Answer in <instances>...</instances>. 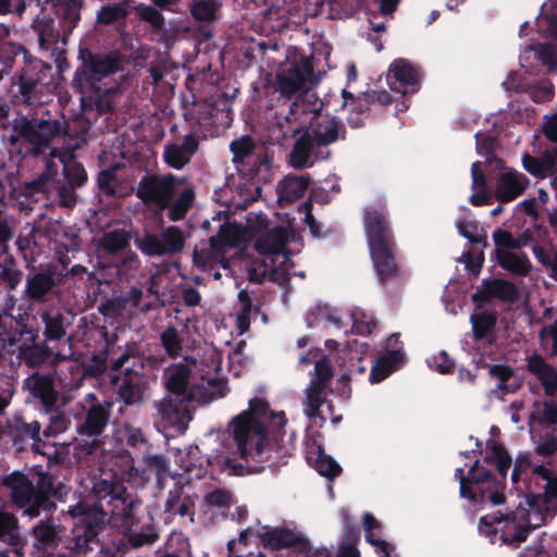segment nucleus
Listing matches in <instances>:
<instances>
[{
    "label": "nucleus",
    "instance_id": "f257e3e1",
    "mask_svg": "<svg viewBox=\"0 0 557 557\" xmlns=\"http://www.w3.org/2000/svg\"><path fill=\"white\" fill-rule=\"evenodd\" d=\"M92 496L79 498L75 504L69 505L66 513L75 523L72 528V537L66 541V547L74 557H88L94 552L101 550L98 532L106 523L123 521L125 510L139 499L125 493L123 483L112 470L100 469L92 479Z\"/></svg>",
    "mask_w": 557,
    "mask_h": 557
},
{
    "label": "nucleus",
    "instance_id": "f03ea898",
    "mask_svg": "<svg viewBox=\"0 0 557 557\" xmlns=\"http://www.w3.org/2000/svg\"><path fill=\"white\" fill-rule=\"evenodd\" d=\"M532 482L539 492L527 497L523 504L480 518L479 533L491 544L518 549L533 530L554 517L557 510V475L543 465L535 466Z\"/></svg>",
    "mask_w": 557,
    "mask_h": 557
},
{
    "label": "nucleus",
    "instance_id": "7ed1b4c3",
    "mask_svg": "<svg viewBox=\"0 0 557 557\" xmlns=\"http://www.w3.org/2000/svg\"><path fill=\"white\" fill-rule=\"evenodd\" d=\"M319 98L306 102H292L288 111L276 116L273 135L286 141L300 135L289 153V164L297 170L312 166L330 156L327 147L344 136L345 127L336 116L323 110Z\"/></svg>",
    "mask_w": 557,
    "mask_h": 557
},
{
    "label": "nucleus",
    "instance_id": "20e7f679",
    "mask_svg": "<svg viewBox=\"0 0 557 557\" xmlns=\"http://www.w3.org/2000/svg\"><path fill=\"white\" fill-rule=\"evenodd\" d=\"M248 405L247 410L232 418L227 424V432L232 434L236 453L245 461L247 471L259 472L270 460L271 453L265 421L273 428L274 443L278 445L277 438L283 435L287 420L283 411H270L263 398H251Z\"/></svg>",
    "mask_w": 557,
    "mask_h": 557
},
{
    "label": "nucleus",
    "instance_id": "39448f33",
    "mask_svg": "<svg viewBox=\"0 0 557 557\" xmlns=\"http://www.w3.org/2000/svg\"><path fill=\"white\" fill-rule=\"evenodd\" d=\"M121 62L115 54H95L75 72L74 87L82 95L83 108L95 107L98 112H109L116 106L120 79L115 76Z\"/></svg>",
    "mask_w": 557,
    "mask_h": 557
},
{
    "label": "nucleus",
    "instance_id": "423d86ee",
    "mask_svg": "<svg viewBox=\"0 0 557 557\" xmlns=\"http://www.w3.org/2000/svg\"><path fill=\"white\" fill-rule=\"evenodd\" d=\"M165 388L177 398L207 404L224 397L226 385L221 381L199 376L195 359L185 357L178 362L168 366L162 374Z\"/></svg>",
    "mask_w": 557,
    "mask_h": 557
},
{
    "label": "nucleus",
    "instance_id": "0eeeda50",
    "mask_svg": "<svg viewBox=\"0 0 557 557\" xmlns=\"http://www.w3.org/2000/svg\"><path fill=\"white\" fill-rule=\"evenodd\" d=\"M364 234L374 271L381 282L397 273L394 235L383 207H368L363 216Z\"/></svg>",
    "mask_w": 557,
    "mask_h": 557
},
{
    "label": "nucleus",
    "instance_id": "6e6552de",
    "mask_svg": "<svg viewBox=\"0 0 557 557\" xmlns=\"http://www.w3.org/2000/svg\"><path fill=\"white\" fill-rule=\"evenodd\" d=\"M228 432L210 431L201 441V446H188L184 450L178 449L175 461L186 472H191L194 468L202 463L216 467L219 470H230L234 473H240L238 468L244 466L236 463V449L233 450L228 443Z\"/></svg>",
    "mask_w": 557,
    "mask_h": 557
},
{
    "label": "nucleus",
    "instance_id": "1a4fd4ad",
    "mask_svg": "<svg viewBox=\"0 0 557 557\" xmlns=\"http://www.w3.org/2000/svg\"><path fill=\"white\" fill-rule=\"evenodd\" d=\"M11 490L14 504L29 518L38 517L41 511L50 510L54 505L51 496H57L53 480L49 474L41 473L36 483L21 472H13L4 479Z\"/></svg>",
    "mask_w": 557,
    "mask_h": 557
},
{
    "label": "nucleus",
    "instance_id": "9d476101",
    "mask_svg": "<svg viewBox=\"0 0 557 557\" xmlns=\"http://www.w3.org/2000/svg\"><path fill=\"white\" fill-rule=\"evenodd\" d=\"M318 78L313 72V64L309 58L297 60L296 57L287 60L278 65L273 82L274 90L281 98L287 100L295 99L293 102L301 100L306 102V107L310 101L318 98L311 92L312 87L318 83Z\"/></svg>",
    "mask_w": 557,
    "mask_h": 557
},
{
    "label": "nucleus",
    "instance_id": "9b49d317",
    "mask_svg": "<svg viewBox=\"0 0 557 557\" xmlns=\"http://www.w3.org/2000/svg\"><path fill=\"white\" fill-rule=\"evenodd\" d=\"M317 350H310L299 358L300 363L309 364L314 362V375L306 388V401L304 412L309 418H318L322 422L331 419L333 423L341 421L342 417H333L332 405L326 400L325 388L333 375L331 362L326 357L315 360Z\"/></svg>",
    "mask_w": 557,
    "mask_h": 557
},
{
    "label": "nucleus",
    "instance_id": "f8f14e48",
    "mask_svg": "<svg viewBox=\"0 0 557 557\" xmlns=\"http://www.w3.org/2000/svg\"><path fill=\"white\" fill-rule=\"evenodd\" d=\"M535 26L540 36L554 39L556 42L525 46L519 57L520 65L528 67L529 61L533 58L539 60L548 73H557V0H547L542 4Z\"/></svg>",
    "mask_w": 557,
    "mask_h": 557
},
{
    "label": "nucleus",
    "instance_id": "ddd939ff",
    "mask_svg": "<svg viewBox=\"0 0 557 557\" xmlns=\"http://www.w3.org/2000/svg\"><path fill=\"white\" fill-rule=\"evenodd\" d=\"M212 221L219 223L218 233L209 238L208 247L194 251L193 260L195 265L202 271H212L214 268L221 267L226 273H230V261L225 255L239 245L244 234L242 227L236 223H220V214Z\"/></svg>",
    "mask_w": 557,
    "mask_h": 557
},
{
    "label": "nucleus",
    "instance_id": "4468645a",
    "mask_svg": "<svg viewBox=\"0 0 557 557\" xmlns=\"http://www.w3.org/2000/svg\"><path fill=\"white\" fill-rule=\"evenodd\" d=\"M26 312L21 307H15L12 298L0 312V350L15 354L17 359H24L28 364H37L45 358L40 348L33 346L23 348L17 345L25 330Z\"/></svg>",
    "mask_w": 557,
    "mask_h": 557
},
{
    "label": "nucleus",
    "instance_id": "2eb2a0df",
    "mask_svg": "<svg viewBox=\"0 0 557 557\" xmlns=\"http://www.w3.org/2000/svg\"><path fill=\"white\" fill-rule=\"evenodd\" d=\"M455 478L459 480L460 497L480 505L486 503L500 505L505 503L502 484L488 470L480 466L479 460H475L469 468L467 475L463 474V468H457Z\"/></svg>",
    "mask_w": 557,
    "mask_h": 557
},
{
    "label": "nucleus",
    "instance_id": "dca6fc26",
    "mask_svg": "<svg viewBox=\"0 0 557 557\" xmlns=\"http://www.w3.org/2000/svg\"><path fill=\"white\" fill-rule=\"evenodd\" d=\"M15 131L30 146V152L34 156L44 153L55 140L63 139V146L69 144L71 138H66L63 132L62 123L52 120H27L21 119L16 121Z\"/></svg>",
    "mask_w": 557,
    "mask_h": 557
},
{
    "label": "nucleus",
    "instance_id": "f3484780",
    "mask_svg": "<svg viewBox=\"0 0 557 557\" xmlns=\"http://www.w3.org/2000/svg\"><path fill=\"white\" fill-rule=\"evenodd\" d=\"M289 232L285 226L260 232L255 242V249L264 257L273 268L274 275H282L283 280L289 277V255L286 249Z\"/></svg>",
    "mask_w": 557,
    "mask_h": 557
},
{
    "label": "nucleus",
    "instance_id": "a211bd4d",
    "mask_svg": "<svg viewBox=\"0 0 557 557\" xmlns=\"http://www.w3.org/2000/svg\"><path fill=\"white\" fill-rule=\"evenodd\" d=\"M186 401L189 400L172 396H165L156 401L153 405L156 426L172 436L184 433L191 420Z\"/></svg>",
    "mask_w": 557,
    "mask_h": 557
},
{
    "label": "nucleus",
    "instance_id": "6ab92c4d",
    "mask_svg": "<svg viewBox=\"0 0 557 557\" xmlns=\"http://www.w3.org/2000/svg\"><path fill=\"white\" fill-rule=\"evenodd\" d=\"M197 500L198 496L190 483L181 476L168 492L163 509L165 521L171 522L180 517L194 523Z\"/></svg>",
    "mask_w": 557,
    "mask_h": 557
},
{
    "label": "nucleus",
    "instance_id": "aec40b11",
    "mask_svg": "<svg viewBox=\"0 0 557 557\" xmlns=\"http://www.w3.org/2000/svg\"><path fill=\"white\" fill-rule=\"evenodd\" d=\"M178 183L173 174L163 177L145 175L137 185L136 196L146 205H154L159 209H164L172 201Z\"/></svg>",
    "mask_w": 557,
    "mask_h": 557
},
{
    "label": "nucleus",
    "instance_id": "412c9836",
    "mask_svg": "<svg viewBox=\"0 0 557 557\" xmlns=\"http://www.w3.org/2000/svg\"><path fill=\"white\" fill-rule=\"evenodd\" d=\"M184 235L177 226H169L159 235L146 234L135 239L136 247L149 257L173 255L183 249Z\"/></svg>",
    "mask_w": 557,
    "mask_h": 557
},
{
    "label": "nucleus",
    "instance_id": "4be33fe9",
    "mask_svg": "<svg viewBox=\"0 0 557 557\" xmlns=\"http://www.w3.org/2000/svg\"><path fill=\"white\" fill-rule=\"evenodd\" d=\"M131 510H125V519L117 521L116 523H109L112 528L119 529L124 532L129 544L133 547H141L144 545H150L158 539L156 529L149 523L139 525L141 503L138 500L136 504L129 507ZM121 518H124L122 516Z\"/></svg>",
    "mask_w": 557,
    "mask_h": 557
},
{
    "label": "nucleus",
    "instance_id": "5701e85b",
    "mask_svg": "<svg viewBox=\"0 0 557 557\" xmlns=\"http://www.w3.org/2000/svg\"><path fill=\"white\" fill-rule=\"evenodd\" d=\"M250 537L259 539L264 547L276 550L298 543L301 534L295 528H271L267 525L249 527L239 533V542L247 541Z\"/></svg>",
    "mask_w": 557,
    "mask_h": 557
},
{
    "label": "nucleus",
    "instance_id": "b1692460",
    "mask_svg": "<svg viewBox=\"0 0 557 557\" xmlns=\"http://www.w3.org/2000/svg\"><path fill=\"white\" fill-rule=\"evenodd\" d=\"M35 537V546L46 550L51 556L74 557L72 552L66 547V541L72 537L73 533L64 541H61V530L58 525L49 520H41L33 528ZM99 552H94L88 557H94Z\"/></svg>",
    "mask_w": 557,
    "mask_h": 557
},
{
    "label": "nucleus",
    "instance_id": "393cba45",
    "mask_svg": "<svg viewBox=\"0 0 557 557\" xmlns=\"http://www.w3.org/2000/svg\"><path fill=\"white\" fill-rule=\"evenodd\" d=\"M499 173L494 185V196L499 202H510L521 196L530 185L529 177L513 168L503 166L497 161Z\"/></svg>",
    "mask_w": 557,
    "mask_h": 557
},
{
    "label": "nucleus",
    "instance_id": "a878e982",
    "mask_svg": "<svg viewBox=\"0 0 557 557\" xmlns=\"http://www.w3.org/2000/svg\"><path fill=\"white\" fill-rule=\"evenodd\" d=\"M58 169L52 160H47L45 172L29 184V188L37 193H49L52 188L58 189L60 203L63 207H73L76 201L75 188L69 183H61L57 178Z\"/></svg>",
    "mask_w": 557,
    "mask_h": 557
},
{
    "label": "nucleus",
    "instance_id": "bb28decb",
    "mask_svg": "<svg viewBox=\"0 0 557 557\" xmlns=\"http://www.w3.org/2000/svg\"><path fill=\"white\" fill-rule=\"evenodd\" d=\"M86 144V138L70 139L69 144L64 145V151L61 152L58 148L51 149L49 156L51 158H59L63 164V175L66 183L72 186L81 187L87 181V173L84 166L75 161L74 152Z\"/></svg>",
    "mask_w": 557,
    "mask_h": 557
},
{
    "label": "nucleus",
    "instance_id": "cd10ccee",
    "mask_svg": "<svg viewBox=\"0 0 557 557\" xmlns=\"http://www.w3.org/2000/svg\"><path fill=\"white\" fill-rule=\"evenodd\" d=\"M41 425L38 421L27 422L21 414L16 413L7 420L5 434L10 436L13 444L23 449L27 445L33 450L39 451Z\"/></svg>",
    "mask_w": 557,
    "mask_h": 557
},
{
    "label": "nucleus",
    "instance_id": "c85d7f7f",
    "mask_svg": "<svg viewBox=\"0 0 557 557\" xmlns=\"http://www.w3.org/2000/svg\"><path fill=\"white\" fill-rule=\"evenodd\" d=\"M111 382L117 385L119 398L126 406L140 405L144 401L145 377L141 369L127 366L126 372L121 377L112 374Z\"/></svg>",
    "mask_w": 557,
    "mask_h": 557
},
{
    "label": "nucleus",
    "instance_id": "c756f323",
    "mask_svg": "<svg viewBox=\"0 0 557 557\" xmlns=\"http://www.w3.org/2000/svg\"><path fill=\"white\" fill-rule=\"evenodd\" d=\"M386 79L391 89L401 95L416 92L420 86L417 69L404 59L396 60L389 65Z\"/></svg>",
    "mask_w": 557,
    "mask_h": 557
},
{
    "label": "nucleus",
    "instance_id": "7c9ffc66",
    "mask_svg": "<svg viewBox=\"0 0 557 557\" xmlns=\"http://www.w3.org/2000/svg\"><path fill=\"white\" fill-rule=\"evenodd\" d=\"M398 334H392L388 338V346L392 349L383 354L376 363L371 368L369 380L371 383H379L387 377L392 372L398 370L404 361V354L400 347H397Z\"/></svg>",
    "mask_w": 557,
    "mask_h": 557
},
{
    "label": "nucleus",
    "instance_id": "2f4dec72",
    "mask_svg": "<svg viewBox=\"0 0 557 557\" xmlns=\"http://www.w3.org/2000/svg\"><path fill=\"white\" fill-rule=\"evenodd\" d=\"M24 385L29 394L40 401L46 412L55 409L59 394L51 375L35 373L25 380Z\"/></svg>",
    "mask_w": 557,
    "mask_h": 557
},
{
    "label": "nucleus",
    "instance_id": "473e14b6",
    "mask_svg": "<svg viewBox=\"0 0 557 557\" xmlns=\"http://www.w3.org/2000/svg\"><path fill=\"white\" fill-rule=\"evenodd\" d=\"M527 370L534 376L544 391L545 396H557V368L548 363L540 355L527 358Z\"/></svg>",
    "mask_w": 557,
    "mask_h": 557
},
{
    "label": "nucleus",
    "instance_id": "72a5a7b5",
    "mask_svg": "<svg viewBox=\"0 0 557 557\" xmlns=\"http://www.w3.org/2000/svg\"><path fill=\"white\" fill-rule=\"evenodd\" d=\"M324 319L336 330H344L347 333L346 327L351 323V332L358 335H370L376 327V322L373 314L362 309L354 310L348 317L347 322H344L341 317L333 313H327Z\"/></svg>",
    "mask_w": 557,
    "mask_h": 557
},
{
    "label": "nucleus",
    "instance_id": "f704fd0d",
    "mask_svg": "<svg viewBox=\"0 0 557 557\" xmlns=\"http://www.w3.org/2000/svg\"><path fill=\"white\" fill-rule=\"evenodd\" d=\"M198 149V141L193 134L185 135L181 143L169 144L163 150V160L165 163L181 170L189 163L191 157Z\"/></svg>",
    "mask_w": 557,
    "mask_h": 557
},
{
    "label": "nucleus",
    "instance_id": "c9c22d12",
    "mask_svg": "<svg viewBox=\"0 0 557 557\" xmlns=\"http://www.w3.org/2000/svg\"><path fill=\"white\" fill-rule=\"evenodd\" d=\"M488 373L493 379L497 380L495 387L488 393L491 400H503L504 395L513 393L519 388L518 383L511 382L515 372L510 367L506 364H492L488 366Z\"/></svg>",
    "mask_w": 557,
    "mask_h": 557
},
{
    "label": "nucleus",
    "instance_id": "e433bc0d",
    "mask_svg": "<svg viewBox=\"0 0 557 557\" xmlns=\"http://www.w3.org/2000/svg\"><path fill=\"white\" fill-rule=\"evenodd\" d=\"M362 519L366 541L374 547L375 553L380 557H398L395 553V546L380 539L382 534L381 523L370 512H366Z\"/></svg>",
    "mask_w": 557,
    "mask_h": 557
},
{
    "label": "nucleus",
    "instance_id": "4c0bfd02",
    "mask_svg": "<svg viewBox=\"0 0 557 557\" xmlns=\"http://www.w3.org/2000/svg\"><path fill=\"white\" fill-rule=\"evenodd\" d=\"M110 406L109 403L92 405L87 411L85 421L77 426L79 435L101 436L109 421Z\"/></svg>",
    "mask_w": 557,
    "mask_h": 557
},
{
    "label": "nucleus",
    "instance_id": "58836bf2",
    "mask_svg": "<svg viewBox=\"0 0 557 557\" xmlns=\"http://www.w3.org/2000/svg\"><path fill=\"white\" fill-rule=\"evenodd\" d=\"M522 166L531 175L536 177H545L547 173L557 172V149H546L537 158L524 154L522 158Z\"/></svg>",
    "mask_w": 557,
    "mask_h": 557
},
{
    "label": "nucleus",
    "instance_id": "ea45409f",
    "mask_svg": "<svg viewBox=\"0 0 557 557\" xmlns=\"http://www.w3.org/2000/svg\"><path fill=\"white\" fill-rule=\"evenodd\" d=\"M498 264L506 271L527 276L532 270V263L525 252L522 251H495Z\"/></svg>",
    "mask_w": 557,
    "mask_h": 557
},
{
    "label": "nucleus",
    "instance_id": "a19ab883",
    "mask_svg": "<svg viewBox=\"0 0 557 557\" xmlns=\"http://www.w3.org/2000/svg\"><path fill=\"white\" fill-rule=\"evenodd\" d=\"M58 283L54 271L50 269L42 270L28 276L26 293L33 300L42 299Z\"/></svg>",
    "mask_w": 557,
    "mask_h": 557
},
{
    "label": "nucleus",
    "instance_id": "79ce46f5",
    "mask_svg": "<svg viewBox=\"0 0 557 557\" xmlns=\"http://www.w3.org/2000/svg\"><path fill=\"white\" fill-rule=\"evenodd\" d=\"M0 541L15 547V553L23 548V541L17 518L11 512L0 509Z\"/></svg>",
    "mask_w": 557,
    "mask_h": 557
},
{
    "label": "nucleus",
    "instance_id": "37998d69",
    "mask_svg": "<svg viewBox=\"0 0 557 557\" xmlns=\"http://www.w3.org/2000/svg\"><path fill=\"white\" fill-rule=\"evenodd\" d=\"M470 322L472 325L473 337L476 342L491 344L494 339V327L496 318L487 311H479L471 314Z\"/></svg>",
    "mask_w": 557,
    "mask_h": 557
},
{
    "label": "nucleus",
    "instance_id": "c03bdc74",
    "mask_svg": "<svg viewBox=\"0 0 557 557\" xmlns=\"http://www.w3.org/2000/svg\"><path fill=\"white\" fill-rule=\"evenodd\" d=\"M309 184L308 176L287 175L280 183V200L293 202L301 198Z\"/></svg>",
    "mask_w": 557,
    "mask_h": 557
},
{
    "label": "nucleus",
    "instance_id": "a18cd8bd",
    "mask_svg": "<svg viewBox=\"0 0 557 557\" xmlns=\"http://www.w3.org/2000/svg\"><path fill=\"white\" fill-rule=\"evenodd\" d=\"M33 29L37 34L40 48L49 49V46L57 40L58 30L54 20L46 13H40L34 20Z\"/></svg>",
    "mask_w": 557,
    "mask_h": 557
},
{
    "label": "nucleus",
    "instance_id": "49530a36",
    "mask_svg": "<svg viewBox=\"0 0 557 557\" xmlns=\"http://www.w3.org/2000/svg\"><path fill=\"white\" fill-rule=\"evenodd\" d=\"M482 293L508 302L516 301L519 296L517 287L505 280L484 281L482 283Z\"/></svg>",
    "mask_w": 557,
    "mask_h": 557
},
{
    "label": "nucleus",
    "instance_id": "de8ad7c7",
    "mask_svg": "<svg viewBox=\"0 0 557 557\" xmlns=\"http://www.w3.org/2000/svg\"><path fill=\"white\" fill-rule=\"evenodd\" d=\"M307 459L321 475L330 480L337 476L341 472V466L331 456L325 455L320 447L309 453Z\"/></svg>",
    "mask_w": 557,
    "mask_h": 557
},
{
    "label": "nucleus",
    "instance_id": "09e8293b",
    "mask_svg": "<svg viewBox=\"0 0 557 557\" xmlns=\"http://www.w3.org/2000/svg\"><path fill=\"white\" fill-rule=\"evenodd\" d=\"M41 321L45 324V336L48 339H60L65 335V324L62 313L53 308L41 313Z\"/></svg>",
    "mask_w": 557,
    "mask_h": 557
},
{
    "label": "nucleus",
    "instance_id": "8fccbe9b",
    "mask_svg": "<svg viewBox=\"0 0 557 557\" xmlns=\"http://www.w3.org/2000/svg\"><path fill=\"white\" fill-rule=\"evenodd\" d=\"M129 237L124 230H112L106 232L98 242V247L107 253L113 255L122 251L128 246Z\"/></svg>",
    "mask_w": 557,
    "mask_h": 557
},
{
    "label": "nucleus",
    "instance_id": "3c124183",
    "mask_svg": "<svg viewBox=\"0 0 557 557\" xmlns=\"http://www.w3.org/2000/svg\"><path fill=\"white\" fill-rule=\"evenodd\" d=\"M51 3L57 14L69 24L70 28L81 20L82 0H51Z\"/></svg>",
    "mask_w": 557,
    "mask_h": 557
},
{
    "label": "nucleus",
    "instance_id": "603ef678",
    "mask_svg": "<svg viewBox=\"0 0 557 557\" xmlns=\"http://www.w3.org/2000/svg\"><path fill=\"white\" fill-rule=\"evenodd\" d=\"M488 451L486 454V461L496 466L498 474L505 479L507 471L511 465V458L505 448L495 442L487 443Z\"/></svg>",
    "mask_w": 557,
    "mask_h": 557
},
{
    "label": "nucleus",
    "instance_id": "864d4df0",
    "mask_svg": "<svg viewBox=\"0 0 557 557\" xmlns=\"http://www.w3.org/2000/svg\"><path fill=\"white\" fill-rule=\"evenodd\" d=\"M531 418L547 426L557 424V400L535 401Z\"/></svg>",
    "mask_w": 557,
    "mask_h": 557
},
{
    "label": "nucleus",
    "instance_id": "5fc2aeb1",
    "mask_svg": "<svg viewBox=\"0 0 557 557\" xmlns=\"http://www.w3.org/2000/svg\"><path fill=\"white\" fill-rule=\"evenodd\" d=\"M472 177V195L469 200L473 206H481L486 200V182L483 171L481 170L480 162H474L471 165Z\"/></svg>",
    "mask_w": 557,
    "mask_h": 557
},
{
    "label": "nucleus",
    "instance_id": "6e6d98bb",
    "mask_svg": "<svg viewBox=\"0 0 557 557\" xmlns=\"http://www.w3.org/2000/svg\"><path fill=\"white\" fill-rule=\"evenodd\" d=\"M523 557H557V539L544 533L540 543L525 548Z\"/></svg>",
    "mask_w": 557,
    "mask_h": 557
},
{
    "label": "nucleus",
    "instance_id": "4d7b16f0",
    "mask_svg": "<svg viewBox=\"0 0 557 557\" xmlns=\"http://www.w3.org/2000/svg\"><path fill=\"white\" fill-rule=\"evenodd\" d=\"M160 341L168 356L178 357L183 352L184 339L174 326H168L160 334Z\"/></svg>",
    "mask_w": 557,
    "mask_h": 557
},
{
    "label": "nucleus",
    "instance_id": "13d9d810",
    "mask_svg": "<svg viewBox=\"0 0 557 557\" xmlns=\"http://www.w3.org/2000/svg\"><path fill=\"white\" fill-rule=\"evenodd\" d=\"M158 557H190V544L183 533H172L166 550Z\"/></svg>",
    "mask_w": 557,
    "mask_h": 557
},
{
    "label": "nucleus",
    "instance_id": "bf43d9fd",
    "mask_svg": "<svg viewBox=\"0 0 557 557\" xmlns=\"http://www.w3.org/2000/svg\"><path fill=\"white\" fill-rule=\"evenodd\" d=\"M195 194L193 189L185 188L182 190L169 210V218L172 221H178L185 216L190 208Z\"/></svg>",
    "mask_w": 557,
    "mask_h": 557
},
{
    "label": "nucleus",
    "instance_id": "052dcab7",
    "mask_svg": "<svg viewBox=\"0 0 557 557\" xmlns=\"http://www.w3.org/2000/svg\"><path fill=\"white\" fill-rule=\"evenodd\" d=\"M476 141V152L480 156H483L486 161L492 162L495 161L497 163V159L494 158L493 152L496 146V136L493 132L481 133L478 132L475 134Z\"/></svg>",
    "mask_w": 557,
    "mask_h": 557
},
{
    "label": "nucleus",
    "instance_id": "680f3d73",
    "mask_svg": "<svg viewBox=\"0 0 557 557\" xmlns=\"http://www.w3.org/2000/svg\"><path fill=\"white\" fill-rule=\"evenodd\" d=\"M458 233L472 244L487 245L485 236L478 234V223L473 220L459 219L456 221Z\"/></svg>",
    "mask_w": 557,
    "mask_h": 557
},
{
    "label": "nucleus",
    "instance_id": "e2e57ef3",
    "mask_svg": "<svg viewBox=\"0 0 557 557\" xmlns=\"http://www.w3.org/2000/svg\"><path fill=\"white\" fill-rule=\"evenodd\" d=\"M492 238L496 246L495 251H519L517 236L506 230L497 228L493 232Z\"/></svg>",
    "mask_w": 557,
    "mask_h": 557
},
{
    "label": "nucleus",
    "instance_id": "0e129e2a",
    "mask_svg": "<svg viewBox=\"0 0 557 557\" xmlns=\"http://www.w3.org/2000/svg\"><path fill=\"white\" fill-rule=\"evenodd\" d=\"M127 14L126 4L117 3L106 5L100 9L97 14V21L101 24H112L124 18Z\"/></svg>",
    "mask_w": 557,
    "mask_h": 557
},
{
    "label": "nucleus",
    "instance_id": "69168bd1",
    "mask_svg": "<svg viewBox=\"0 0 557 557\" xmlns=\"http://www.w3.org/2000/svg\"><path fill=\"white\" fill-rule=\"evenodd\" d=\"M256 146L251 137L243 136L238 139L233 140L230 144V149L233 152V161L240 162L245 158L253 153Z\"/></svg>",
    "mask_w": 557,
    "mask_h": 557
},
{
    "label": "nucleus",
    "instance_id": "338daca9",
    "mask_svg": "<svg viewBox=\"0 0 557 557\" xmlns=\"http://www.w3.org/2000/svg\"><path fill=\"white\" fill-rule=\"evenodd\" d=\"M205 503L209 507L226 508L233 503V494L224 487H218L205 495Z\"/></svg>",
    "mask_w": 557,
    "mask_h": 557
},
{
    "label": "nucleus",
    "instance_id": "774afa93",
    "mask_svg": "<svg viewBox=\"0 0 557 557\" xmlns=\"http://www.w3.org/2000/svg\"><path fill=\"white\" fill-rule=\"evenodd\" d=\"M135 12L138 17L149 23L154 28H161L164 23L163 15L157 10V8L148 4L140 3L136 5Z\"/></svg>",
    "mask_w": 557,
    "mask_h": 557
}]
</instances>
